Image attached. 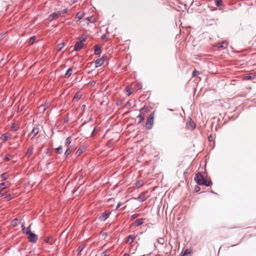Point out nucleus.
Returning <instances> with one entry per match:
<instances>
[{"label":"nucleus","instance_id":"f257e3e1","mask_svg":"<svg viewBox=\"0 0 256 256\" xmlns=\"http://www.w3.org/2000/svg\"><path fill=\"white\" fill-rule=\"evenodd\" d=\"M194 180L200 186H208L212 184V182L210 180H207L200 172L196 174Z\"/></svg>","mask_w":256,"mask_h":256},{"label":"nucleus","instance_id":"f03ea898","mask_svg":"<svg viewBox=\"0 0 256 256\" xmlns=\"http://www.w3.org/2000/svg\"><path fill=\"white\" fill-rule=\"evenodd\" d=\"M26 234L28 236V240L31 242L35 243L38 240V236L36 234L32 233L31 232V230H27L26 232Z\"/></svg>","mask_w":256,"mask_h":256},{"label":"nucleus","instance_id":"7ed1b4c3","mask_svg":"<svg viewBox=\"0 0 256 256\" xmlns=\"http://www.w3.org/2000/svg\"><path fill=\"white\" fill-rule=\"evenodd\" d=\"M154 114L152 113L149 116L146 124V127L148 130H150L152 128L154 124Z\"/></svg>","mask_w":256,"mask_h":256},{"label":"nucleus","instance_id":"20e7f679","mask_svg":"<svg viewBox=\"0 0 256 256\" xmlns=\"http://www.w3.org/2000/svg\"><path fill=\"white\" fill-rule=\"evenodd\" d=\"M60 16H61L60 11L56 12L49 16L48 20L52 21Z\"/></svg>","mask_w":256,"mask_h":256},{"label":"nucleus","instance_id":"39448f33","mask_svg":"<svg viewBox=\"0 0 256 256\" xmlns=\"http://www.w3.org/2000/svg\"><path fill=\"white\" fill-rule=\"evenodd\" d=\"M40 131V126L38 125L36 127L34 128L32 130L30 134H28V136L32 135V138H34Z\"/></svg>","mask_w":256,"mask_h":256},{"label":"nucleus","instance_id":"423d86ee","mask_svg":"<svg viewBox=\"0 0 256 256\" xmlns=\"http://www.w3.org/2000/svg\"><path fill=\"white\" fill-rule=\"evenodd\" d=\"M104 56H102L100 58L97 59L95 61L96 68L99 67L101 66L104 62Z\"/></svg>","mask_w":256,"mask_h":256},{"label":"nucleus","instance_id":"0eeeda50","mask_svg":"<svg viewBox=\"0 0 256 256\" xmlns=\"http://www.w3.org/2000/svg\"><path fill=\"white\" fill-rule=\"evenodd\" d=\"M83 48V44L81 42H77L74 46V50L78 51Z\"/></svg>","mask_w":256,"mask_h":256},{"label":"nucleus","instance_id":"6e6552de","mask_svg":"<svg viewBox=\"0 0 256 256\" xmlns=\"http://www.w3.org/2000/svg\"><path fill=\"white\" fill-rule=\"evenodd\" d=\"M186 126L190 130H194L195 128V124L191 118H190V120L187 122Z\"/></svg>","mask_w":256,"mask_h":256},{"label":"nucleus","instance_id":"1a4fd4ad","mask_svg":"<svg viewBox=\"0 0 256 256\" xmlns=\"http://www.w3.org/2000/svg\"><path fill=\"white\" fill-rule=\"evenodd\" d=\"M110 212H105L100 216L99 218L100 220L104 221L108 218Z\"/></svg>","mask_w":256,"mask_h":256},{"label":"nucleus","instance_id":"9d476101","mask_svg":"<svg viewBox=\"0 0 256 256\" xmlns=\"http://www.w3.org/2000/svg\"><path fill=\"white\" fill-rule=\"evenodd\" d=\"M74 150V148L72 146L68 147V148L66 150L64 156L66 158Z\"/></svg>","mask_w":256,"mask_h":256},{"label":"nucleus","instance_id":"9b49d317","mask_svg":"<svg viewBox=\"0 0 256 256\" xmlns=\"http://www.w3.org/2000/svg\"><path fill=\"white\" fill-rule=\"evenodd\" d=\"M86 150V148L84 146H82L80 147L76 152V154L77 156H80L81 154L84 151Z\"/></svg>","mask_w":256,"mask_h":256},{"label":"nucleus","instance_id":"f8f14e48","mask_svg":"<svg viewBox=\"0 0 256 256\" xmlns=\"http://www.w3.org/2000/svg\"><path fill=\"white\" fill-rule=\"evenodd\" d=\"M10 184L8 182H6L0 184V188L4 189L6 188H8L10 186Z\"/></svg>","mask_w":256,"mask_h":256},{"label":"nucleus","instance_id":"ddd939ff","mask_svg":"<svg viewBox=\"0 0 256 256\" xmlns=\"http://www.w3.org/2000/svg\"><path fill=\"white\" fill-rule=\"evenodd\" d=\"M136 238V236H133V235H130L128 237L127 240H126V243H130V244H132L134 240H135Z\"/></svg>","mask_w":256,"mask_h":256},{"label":"nucleus","instance_id":"4468645a","mask_svg":"<svg viewBox=\"0 0 256 256\" xmlns=\"http://www.w3.org/2000/svg\"><path fill=\"white\" fill-rule=\"evenodd\" d=\"M228 43L226 41H223L218 44V46L219 48H225L227 47Z\"/></svg>","mask_w":256,"mask_h":256},{"label":"nucleus","instance_id":"2eb2a0df","mask_svg":"<svg viewBox=\"0 0 256 256\" xmlns=\"http://www.w3.org/2000/svg\"><path fill=\"white\" fill-rule=\"evenodd\" d=\"M34 148L32 146L30 147L26 154V156L29 158L33 152Z\"/></svg>","mask_w":256,"mask_h":256},{"label":"nucleus","instance_id":"dca6fc26","mask_svg":"<svg viewBox=\"0 0 256 256\" xmlns=\"http://www.w3.org/2000/svg\"><path fill=\"white\" fill-rule=\"evenodd\" d=\"M101 52V48L98 45L95 46L94 54L96 55L100 54Z\"/></svg>","mask_w":256,"mask_h":256},{"label":"nucleus","instance_id":"f3484780","mask_svg":"<svg viewBox=\"0 0 256 256\" xmlns=\"http://www.w3.org/2000/svg\"><path fill=\"white\" fill-rule=\"evenodd\" d=\"M10 134L8 133H5L3 134L1 137V138L2 139L3 142H6L8 138L10 136Z\"/></svg>","mask_w":256,"mask_h":256},{"label":"nucleus","instance_id":"a211bd4d","mask_svg":"<svg viewBox=\"0 0 256 256\" xmlns=\"http://www.w3.org/2000/svg\"><path fill=\"white\" fill-rule=\"evenodd\" d=\"M72 138L71 136H68V138H66V142H65V146L66 147L69 146L70 144L72 142Z\"/></svg>","mask_w":256,"mask_h":256},{"label":"nucleus","instance_id":"6ab92c4d","mask_svg":"<svg viewBox=\"0 0 256 256\" xmlns=\"http://www.w3.org/2000/svg\"><path fill=\"white\" fill-rule=\"evenodd\" d=\"M72 68H70L66 71V74H65V76L66 77V78H68L70 76V75L72 74Z\"/></svg>","mask_w":256,"mask_h":256},{"label":"nucleus","instance_id":"aec40b11","mask_svg":"<svg viewBox=\"0 0 256 256\" xmlns=\"http://www.w3.org/2000/svg\"><path fill=\"white\" fill-rule=\"evenodd\" d=\"M216 6L218 7L223 6L222 0H214Z\"/></svg>","mask_w":256,"mask_h":256},{"label":"nucleus","instance_id":"412c9836","mask_svg":"<svg viewBox=\"0 0 256 256\" xmlns=\"http://www.w3.org/2000/svg\"><path fill=\"white\" fill-rule=\"evenodd\" d=\"M144 222L143 219H137L135 220L134 224L136 226H139L142 224Z\"/></svg>","mask_w":256,"mask_h":256},{"label":"nucleus","instance_id":"4be33fe9","mask_svg":"<svg viewBox=\"0 0 256 256\" xmlns=\"http://www.w3.org/2000/svg\"><path fill=\"white\" fill-rule=\"evenodd\" d=\"M1 181L6 180L8 178V174L6 172L3 173L0 176Z\"/></svg>","mask_w":256,"mask_h":256},{"label":"nucleus","instance_id":"5701e85b","mask_svg":"<svg viewBox=\"0 0 256 256\" xmlns=\"http://www.w3.org/2000/svg\"><path fill=\"white\" fill-rule=\"evenodd\" d=\"M84 16V14L82 12H79L76 14V18L77 19L78 21H79L80 20H81Z\"/></svg>","mask_w":256,"mask_h":256},{"label":"nucleus","instance_id":"b1692460","mask_svg":"<svg viewBox=\"0 0 256 256\" xmlns=\"http://www.w3.org/2000/svg\"><path fill=\"white\" fill-rule=\"evenodd\" d=\"M45 242H46V243H48V244H52V242H53V239L52 237H48L46 238V239L45 240Z\"/></svg>","mask_w":256,"mask_h":256},{"label":"nucleus","instance_id":"393cba45","mask_svg":"<svg viewBox=\"0 0 256 256\" xmlns=\"http://www.w3.org/2000/svg\"><path fill=\"white\" fill-rule=\"evenodd\" d=\"M137 118L139 119V121L138 122V124L140 123L142 121H143L144 120V116L141 114H139L137 116Z\"/></svg>","mask_w":256,"mask_h":256},{"label":"nucleus","instance_id":"a878e982","mask_svg":"<svg viewBox=\"0 0 256 256\" xmlns=\"http://www.w3.org/2000/svg\"><path fill=\"white\" fill-rule=\"evenodd\" d=\"M12 130L16 131L18 128V126L16 124V123H13L12 125Z\"/></svg>","mask_w":256,"mask_h":256},{"label":"nucleus","instance_id":"bb28decb","mask_svg":"<svg viewBox=\"0 0 256 256\" xmlns=\"http://www.w3.org/2000/svg\"><path fill=\"white\" fill-rule=\"evenodd\" d=\"M56 152L57 154H62V146H60L58 148H56Z\"/></svg>","mask_w":256,"mask_h":256},{"label":"nucleus","instance_id":"cd10ccee","mask_svg":"<svg viewBox=\"0 0 256 256\" xmlns=\"http://www.w3.org/2000/svg\"><path fill=\"white\" fill-rule=\"evenodd\" d=\"M64 46V42H62L60 44H58L57 46L58 47V50L60 51Z\"/></svg>","mask_w":256,"mask_h":256},{"label":"nucleus","instance_id":"c85d7f7f","mask_svg":"<svg viewBox=\"0 0 256 256\" xmlns=\"http://www.w3.org/2000/svg\"><path fill=\"white\" fill-rule=\"evenodd\" d=\"M86 36H85L84 35L81 36L80 37V41L79 42H82L86 41Z\"/></svg>","mask_w":256,"mask_h":256},{"label":"nucleus","instance_id":"c756f323","mask_svg":"<svg viewBox=\"0 0 256 256\" xmlns=\"http://www.w3.org/2000/svg\"><path fill=\"white\" fill-rule=\"evenodd\" d=\"M36 37L35 36H32L30 38L29 40V43L30 44H33L35 41Z\"/></svg>","mask_w":256,"mask_h":256},{"label":"nucleus","instance_id":"7c9ffc66","mask_svg":"<svg viewBox=\"0 0 256 256\" xmlns=\"http://www.w3.org/2000/svg\"><path fill=\"white\" fill-rule=\"evenodd\" d=\"M80 96H81V95L80 94V93L79 92H76L75 95H74V99H77V100H78L80 98Z\"/></svg>","mask_w":256,"mask_h":256},{"label":"nucleus","instance_id":"2f4dec72","mask_svg":"<svg viewBox=\"0 0 256 256\" xmlns=\"http://www.w3.org/2000/svg\"><path fill=\"white\" fill-rule=\"evenodd\" d=\"M18 224V218H14L12 221V224L14 226H16Z\"/></svg>","mask_w":256,"mask_h":256},{"label":"nucleus","instance_id":"473e14b6","mask_svg":"<svg viewBox=\"0 0 256 256\" xmlns=\"http://www.w3.org/2000/svg\"><path fill=\"white\" fill-rule=\"evenodd\" d=\"M12 156L10 154H6L4 158V160L6 161H8L11 159Z\"/></svg>","mask_w":256,"mask_h":256},{"label":"nucleus","instance_id":"72a5a7b5","mask_svg":"<svg viewBox=\"0 0 256 256\" xmlns=\"http://www.w3.org/2000/svg\"><path fill=\"white\" fill-rule=\"evenodd\" d=\"M4 198L6 200H10L12 198V195L10 194H8L6 196H5Z\"/></svg>","mask_w":256,"mask_h":256},{"label":"nucleus","instance_id":"f704fd0d","mask_svg":"<svg viewBox=\"0 0 256 256\" xmlns=\"http://www.w3.org/2000/svg\"><path fill=\"white\" fill-rule=\"evenodd\" d=\"M138 200H140V201L143 202L146 200V198L144 196L141 195L138 198Z\"/></svg>","mask_w":256,"mask_h":256},{"label":"nucleus","instance_id":"c9c22d12","mask_svg":"<svg viewBox=\"0 0 256 256\" xmlns=\"http://www.w3.org/2000/svg\"><path fill=\"white\" fill-rule=\"evenodd\" d=\"M199 74V72L196 70H194L192 72V76H196Z\"/></svg>","mask_w":256,"mask_h":256},{"label":"nucleus","instance_id":"e433bc0d","mask_svg":"<svg viewBox=\"0 0 256 256\" xmlns=\"http://www.w3.org/2000/svg\"><path fill=\"white\" fill-rule=\"evenodd\" d=\"M252 78V76H251V75L250 74H248L244 76L245 80H251Z\"/></svg>","mask_w":256,"mask_h":256},{"label":"nucleus","instance_id":"4c0bfd02","mask_svg":"<svg viewBox=\"0 0 256 256\" xmlns=\"http://www.w3.org/2000/svg\"><path fill=\"white\" fill-rule=\"evenodd\" d=\"M68 12V8H65L64 9V10H62V11H60V14H66Z\"/></svg>","mask_w":256,"mask_h":256},{"label":"nucleus","instance_id":"58836bf2","mask_svg":"<svg viewBox=\"0 0 256 256\" xmlns=\"http://www.w3.org/2000/svg\"><path fill=\"white\" fill-rule=\"evenodd\" d=\"M109 256V254L108 253V251L104 252L102 254V256Z\"/></svg>","mask_w":256,"mask_h":256},{"label":"nucleus","instance_id":"ea45409f","mask_svg":"<svg viewBox=\"0 0 256 256\" xmlns=\"http://www.w3.org/2000/svg\"><path fill=\"white\" fill-rule=\"evenodd\" d=\"M22 232H23V233H25V234H26V228L24 227V224H22Z\"/></svg>","mask_w":256,"mask_h":256},{"label":"nucleus","instance_id":"a19ab883","mask_svg":"<svg viewBox=\"0 0 256 256\" xmlns=\"http://www.w3.org/2000/svg\"><path fill=\"white\" fill-rule=\"evenodd\" d=\"M82 250H83V248H82V246H80L78 248V250H78V253H80V252Z\"/></svg>","mask_w":256,"mask_h":256},{"label":"nucleus","instance_id":"79ce46f5","mask_svg":"<svg viewBox=\"0 0 256 256\" xmlns=\"http://www.w3.org/2000/svg\"><path fill=\"white\" fill-rule=\"evenodd\" d=\"M200 188L198 186H196L194 188V191L198 192L200 190Z\"/></svg>","mask_w":256,"mask_h":256},{"label":"nucleus","instance_id":"37998d69","mask_svg":"<svg viewBox=\"0 0 256 256\" xmlns=\"http://www.w3.org/2000/svg\"><path fill=\"white\" fill-rule=\"evenodd\" d=\"M5 192H3L2 190L0 191V196H4Z\"/></svg>","mask_w":256,"mask_h":256},{"label":"nucleus","instance_id":"c03bdc74","mask_svg":"<svg viewBox=\"0 0 256 256\" xmlns=\"http://www.w3.org/2000/svg\"><path fill=\"white\" fill-rule=\"evenodd\" d=\"M121 206V204L118 202L116 206V210H118Z\"/></svg>","mask_w":256,"mask_h":256},{"label":"nucleus","instance_id":"a18cd8bd","mask_svg":"<svg viewBox=\"0 0 256 256\" xmlns=\"http://www.w3.org/2000/svg\"><path fill=\"white\" fill-rule=\"evenodd\" d=\"M4 34H0V42L4 38Z\"/></svg>","mask_w":256,"mask_h":256},{"label":"nucleus","instance_id":"49530a36","mask_svg":"<svg viewBox=\"0 0 256 256\" xmlns=\"http://www.w3.org/2000/svg\"><path fill=\"white\" fill-rule=\"evenodd\" d=\"M142 87V86L140 84H137V88L138 89L141 88Z\"/></svg>","mask_w":256,"mask_h":256},{"label":"nucleus","instance_id":"de8ad7c7","mask_svg":"<svg viewBox=\"0 0 256 256\" xmlns=\"http://www.w3.org/2000/svg\"><path fill=\"white\" fill-rule=\"evenodd\" d=\"M126 92H128V96L130 95L131 94V92L130 90V89L126 88Z\"/></svg>","mask_w":256,"mask_h":256},{"label":"nucleus","instance_id":"09e8293b","mask_svg":"<svg viewBox=\"0 0 256 256\" xmlns=\"http://www.w3.org/2000/svg\"><path fill=\"white\" fill-rule=\"evenodd\" d=\"M123 256H130L128 254H125Z\"/></svg>","mask_w":256,"mask_h":256},{"label":"nucleus","instance_id":"8fccbe9b","mask_svg":"<svg viewBox=\"0 0 256 256\" xmlns=\"http://www.w3.org/2000/svg\"><path fill=\"white\" fill-rule=\"evenodd\" d=\"M136 186H138V187H140L141 186V184H136Z\"/></svg>","mask_w":256,"mask_h":256},{"label":"nucleus","instance_id":"3c124183","mask_svg":"<svg viewBox=\"0 0 256 256\" xmlns=\"http://www.w3.org/2000/svg\"><path fill=\"white\" fill-rule=\"evenodd\" d=\"M28 230H30V226L28 228L27 230L26 231Z\"/></svg>","mask_w":256,"mask_h":256},{"label":"nucleus","instance_id":"603ef678","mask_svg":"<svg viewBox=\"0 0 256 256\" xmlns=\"http://www.w3.org/2000/svg\"><path fill=\"white\" fill-rule=\"evenodd\" d=\"M85 107H86V106L84 104L82 105V108L84 109L85 108Z\"/></svg>","mask_w":256,"mask_h":256},{"label":"nucleus","instance_id":"864d4df0","mask_svg":"<svg viewBox=\"0 0 256 256\" xmlns=\"http://www.w3.org/2000/svg\"><path fill=\"white\" fill-rule=\"evenodd\" d=\"M211 138H212V137L211 136L208 137L209 140H211Z\"/></svg>","mask_w":256,"mask_h":256},{"label":"nucleus","instance_id":"5fc2aeb1","mask_svg":"<svg viewBox=\"0 0 256 256\" xmlns=\"http://www.w3.org/2000/svg\"><path fill=\"white\" fill-rule=\"evenodd\" d=\"M96 130V128H94V130H93L92 134H94V132H96V130Z\"/></svg>","mask_w":256,"mask_h":256},{"label":"nucleus","instance_id":"6e6d98bb","mask_svg":"<svg viewBox=\"0 0 256 256\" xmlns=\"http://www.w3.org/2000/svg\"><path fill=\"white\" fill-rule=\"evenodd\" d=\"M105 36H102V39L105 38Z\"/></svg>","mask_w":256,"mask_h":256},{"label":"nucleus","instance_id":"4d7b16f0","mask_svg":"<svg viewBox=\"0 0 256 256\" xmlns=\"http://www.w3.org/2000/svg\"><path fill=\"white\" fill-rule=\"evenodd\" d=\"M105 36H102V39L105 38Z\"/></svg>","mask_w":256,"mask_h":256}]
</instances>
